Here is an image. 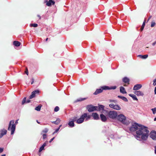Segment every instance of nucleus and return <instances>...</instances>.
<instances>
[{
  "label": "nucleus",
  "mask_w": 156,
  "mask_h": 156,
  "mask_svg": "<svg viewBox=\"0 0 156 156\" xmlns=\"http://www.w3.org/2000/svg\"><path fill=\"white\" fill-rule=\"evenodd\" d=\"M141 125L139 124L136 123H133L129 128L130 130L132 132H133L136 131L138 129V128L140 127Z\"/></svg>",
  "instance_id": "obj_6"
},
{
  "label": "nucleus",
  "mask_w": 156,
  "mask_h": 156,
  "mask_svg": "<svg viewBox=\"0 0 156 156\" xmlns=\"http://www.w3.org/2000/svg\"><path fill=\"white\" fill-rule=\"evenodd\" d=\"M30 26V27H37L38 25L36 23L31 24Z\"/></svg>",
  "instance_id": "obj_30"
},
{
  "label": "nucleus",
  "mask_w": 156,
  "mask_h": 156,
  "mask_svg": "<svg viewBox=\"0 0 156 156\" xmlns=\"http://www.w3.org/2000/svg\"><path fill=\"white\" fill-rule=\"evenodd\" d=\"M26 71H25V73H26L28 75V69H27V68L26 69Z\"/></svg>",
  "instance_id": "obj_43"
},
{
  "label": "nucleus",
  "mask_w": 156,
  "mask_h": 156,
  "mask_svg": "<svg viewBox=\"0 0 156 156\" xmlns=\"http://www.w3.org/2000/svg\"><path fill=\"white\" fill-rule=\"evenodd\" d=\"M90 118V115H88L86 113L83 114L80 117V118L76 120V122L78 124H80L82 123L85 119L86 120L89 119Z\"/></svg>",
  "instance_id": "obj_2"
},
{
  "label": "nucleus",
  "mask_w": 156,
  "mask_h": 156,
  "mask_svg": "<svg viewBox=\"0 0 156 156\" xmlns=\"http://www.w3.org/2000/svg\"><path fill=\"white\" fill-rule=\"evenodd\" d=\"M13 45L16 47H18L20 45V43L19 41H15L13 42Z\"/></svg>",
  "instance_id": "obj_19"
},
{
  "label": "nucleus",
  "mask_w": 156,
  "mask_h": 156,
  "mask_svg": "<svg viewBox=\"0 0 156 156\" xmlns=\"http://www.w3.org/2000/svg\"><path fill=\"white\" fill-rule=\"evenodd\" d=\"M7 130L5 129H3L2 130L1 133V136L0 138H1L4 135L6 134L7 133Z\"/></svg>",
  "instance_id": "obj_20"
},
{
  "label": "nucleus",
  "mask_w": 156,
  "mask_h": 156,
  "mask_svg": "<svg viewBox=\"0 0 156 156\" xmlns=\"http://www.w3.org/2000/svg\"><path fill=\"white\" fill-rule=\"evenodd\" d=\"M117 113L115 111H110L108 114V117L112 119H115L117 117Z\"/></svg>",
  "instance_id": "obj_5"
},
{
  "label": "nucleus",
  "mask_w": 156,
  "mask_h": 156,
  "mask_svg": "<svg viewBox=\"0 0 156 156\" xmlns=\"http://www.w3.org/2000/svg\"><path fill=\"white\" fill-rule=\"evenodd\" d=\"M60 121V120L59 119H57L55 121L52 122V123L55 124L56 125L58 124L59 123Z\"/></svg>",
  "instance_id": "obj_27"
},
{
  "label": "nucleus",
  "mask_w": 156,
  "mask_h": 156,
  "mask_svg": "<svg viewBox=\"0 0 156 156\" xmlns=\"http://www.w3.org/2000/svg\"><path fill=\"white\" fill-rule=\"evenodd\" d=\"M153 82H154V83H153V85L154 86H155L156 85V78L154 80Z\"/></svg>",
  "instance_id": "obj_39"
},
{
  "label": "nucleus",
  "mask_w": 156,
  "mask_h": 156,
  "mask_svg": "<svg viewBox=\"0 0 156 156\" xmlns=\"http://www.w3.org/2000/svg\"><path fill=\"white\" fill-rule=\"evenodd\" d=\"M77 118L76 117H75L73 118V121H75L76 120Z\"/></svg>",
  "instance_id": "obj_48"
},
{
  "label": "nucleus",
  "mask_w": 156,
  "mask_h": 156,
  "mask_svg": "<svg viewBox=\"0 0 156 156\" xmlns=\"http://www.w3.org/2000/svg\"><path fill=\"white\" fill-rule=\"evenodd\" d=\"M44 147L42 146L40 148V149L39 150V152H41L42 150L44 149Z\"/></svg>",
  "instance_id": "obj_37"
},
{
  "label": "nucleus",
  "mask_w": 156,
  "mask_h": 156,
  "mask_svg": "<svg viewBox=\"0 0 156 156\" xmlns=\"http://www.w3.org/2000/svg\"><path fill=\"white\" fill-rule=\"evenodd\" d=\"M18 119H17L16 120V121L15 122L16 124H17L18 123Z\"/></svg>",
  "instance_id": "obj_49"
},
{
  "label": "nucleus",
  "mask_w": 156,
  "mask_h": 156,
  "mask_svg": "<svg viewBox=\"0 0 156 156\" xmlns=\"http://www.w3.org/2000/svg\"><path fill=\"white\" fill-rule=\"evenodd\" d=\"M109 88H110V90L111 89H115L116 88V87L115 86L112 87H110Z\"/></svg>",
  "instance_id": "obj_42"
},
{
  "label": "nucleus",
  "mask_w": 156,
  "mask_h": 156,
  "mask_svg": "<svg viewBox=\"0 0 156 156\" xmlns=\"http://www.w3.org/2000/svg\"><path fill=\"white\" fill-rule=\"evenodd\" d=\"M102 88L103 89V90H110V88L108 86H104L102 87Z\"/></svg>",
  "instance_id": "obj_29"
},
{
  "label": "nucleus",
  "mask_w": 156,
  "mask_h": 156,
  "mask_svg": "<svg viewBox=\"0 0 156 156\" xmlns=\"http://www.w3.org/2000/svg\"><path fill=\"white\" fill-rule=\"evenodd\" d=\"M156 41L155 42L153 43V44H152L153 45V46L154 45H155V44H156Z\"/></svg>",
  "instance_id": "obj_52"
},
{
  "label": "nucleus",
  "mask_w": 156,
  "mask_h": 156,
  "mask_svg": "<svg viewBox=\"0 0 156 156\" xmlns=\"http://www.w3.org/2000/svg\"><path fill=\"white\" fill-rule=\"evenodd\" d=\"M151 110L152 111V112L153 114H155L156 113V107L151 109Z\"/></svg>",
  "instance_id": "obj_32"
},
{
  "label": "nucleus",
  "mask_w": 156,
  "mask_h": 156,
  "mask_svg": "<svg viewBox=\"0 0 156 156\" xmlns=\"http://www.w3.org/2000/svg\"><path fill=\"white\" fill-rule=\"evenodd\" d=\"M134 93L138 96H143L144 95L143 92L140 90L135 91Z\"/></svg>",
  "instance_id": "obj_9"
},
{
  "label": "nucleus",
  "mask_w": 156,
  "mask_h": 156,
  "mask_svg": "<svg viewBox=\"0 0 156 156\" xmlns=\"http://www.w3.org/2000/svg\"><path fill=\"white\" fill-rule=\"evenodd\" d=\"M48 38H47L46 39V41H47L48 40Z\"/></svg>",
  "instance_id": "obj_59"
},
{
  "label": "nucleus",
  "mask_w": 156,
  "mask_h": 156,
  "mask_svg": "<svg viewBox=\"0 0 156 156\" xmlns=\"http://www.w3.org/2000/svg\"><path fill=\"white\" fill-rule=\"evenodd\" d=\"M30 101L29 100H27V103H29V102H30Z\"/></svg>",
  "instance_id": "obj_56"
},
{
  "label": "nucleus",
  "mask_w": 156,
  "mask_h": 156,
  "mask_svg": "<svg viewBox=\"0 0 156 156\" xmlns=\"http://www.w3.org/2000/svg\"><path fill=\"white\" fill-rule=\"evenodd\" d=\"M44 2H46L47 3V2H48V0H45Z\"/></svg>",
  "instance_id": "obj_55"
},
{
  "label": "nucleus",
  "mask_w": 156,
  "mask_h": 156,
  "mask_svg": "<svg viewBox=\"0 0 156 156\" xmlns=\"http://www.w3.org/2000/svg\"><path fill=\"white\" fill-rule=\"evenodd\" d=\"M155 25V23L154 21H153L151 22V27H154Z\"/></svg>",
  "instance_id": "obj_34"
},
{
  "label": "nucleus",
  "mask_w": 156,
  "mask_h": 156,
  "mask_svg": "<svg viewBox=\"0 0 156 156\" xmlns=\"http://www.w3.org/2000/svg\"><path fill=\"white\" fill-rule=\"evenodd\" d=\"M151 17L152 16H150L147 20V21H148L151 18Z\"/></svg>",
  "instance_id": "obj_50"
},
{
  "label": "nucleus",
  "mask_w": 156,
  "mask_h": 156,
  "mask_svg": "<svg viewBox=\"0 0 156 156\" xmlns=\"http://www.w3.org/2000/svg\"><path fill=\"white\" fill-rule=\"evenodd\" d=\"M62 126V125H60L59 126V129L60 128V127Z\"/></svg>",
  "instance_id": "obj_60"
},
{
  "label": "nucleus",
  "mask_w": 156,
  "mask_h": 156,
  "mask_svg": "<svg viewBox=\"0 0 156 156\" xmlns=\"http://www.w3.org/2000/svg\"><path fill=\"white\" fill-rule=\"evenodd\" d=\"M2 156H5V154H3L2 155Z\"/></svg>",
  "instance_id": "obj_58"
},
{
  "label": "nucleus",
  "mask_w": 156,
  "mask_h": 156,
  "mask_svg": "<svg viewBox=\"0 0 156 156\" xmlns=\"http://www.w3.org/2000/svg\"><path fill=\"white\" fill-rule=\"evenodd\" d=\"M1 136V134H0V136Z\"/></svg>",
  "instance_id": "obj_62"
},
{
  "label": "nucleus",
  "mask_w": 156,
  "mask_h": 156,
  "mask_svg": "<svg viewBox=\"0 0 156 156\" xmlns=\"http://www.w3.org/2000/svg\"><path fill=\"white\" fill-rule=\"evenodd\" d=\"M92 115L94 119L98 120L99 119V115L96 113H92Z\"/></svg>",
  "instance_id": "obj_13"
},
{
  "label": "nucleus",
  "mask_w": 156,
  "mask_h": 156,
  "mask_svg": "<svg viewBox=\"0 0 156 156\" xmlns=\"http://www.w3.org/2000/svg\"><path fill=\"white\" fill-rule=\"evenodd\" d=\"M129 95L130 97H131L134 100H136L137 101L138 100L137 97L135 95L130 94H129Z\"/></svg>",
  "instance_id": "obj_22"
},
{
  "label": "nucleus",
  "mask_w": 156,
  "mask_h": 156,
  "mask_svg": "<svg viewBox=\"0 0 156 156\" xmlns=\"http://www.w3.org/2000/svg\"><path fill=\"white\" fill-rule=\"evenodd\" d=\"M97 106H94L92 105H89L87 106V109L89 112H91L98 109Z\"/></svg>",
  "instance_id": "obj_7"
},
{
  "label": "nucleus",
  "mask_w": 156,
  "mask_h": 156,
  "mask_svg": "<svg viewBox=\"0 0 156 156\" xmlns=\"http://www.w3.org/2000/svg\"><path fill=\"white\" fill-rule=\"evenodd\" d=\"M3 149L2 148H0V153H2L3 151Z\"/></svg>",
  "instance_id": "obj_44"
},
{
  "label": "nucleus",
  "mask_w": 156,
  "mask_h": 156,
  "mask_svg": "<svg viewBox=\"0 0 156 156\" xmlns=\"http://www.w3.org/2000/svg\"><path fill=\"white\" fill-rule=\"evenodd\" d=\"M41 105H39V106L35 108V110H36L38 111H40L41 110Z\"/></svg>",
  "instance_id": "obj_28"
},
{
  "label": "nucleus",
  "mask_w": 156,
  "mask_h": 156,
  "mask_svg": "<svg viewBox=\"0 0 156 156\" xmlns=\"http://www.w3.org/2000/svg\"><path fill=\"white\" fill-rule=\"evenodd\" d=\"M32 82L31 83V84H32L34 83V78H32Z\"/></svg>",
  "instance_id": "obj_47"
},
{
  "label": "nucleus",
  "mask_w": 156,
  "mask_h": 156,
  "mask_svg": "<svg viewBox=\"0 0 156 156\" xmlns=\"http://www.w3.org/2000/svg\"><path fill=\"white\" fill-rule=\"evenodd\" d=\"M59 110V108L58 106H56L54 109V111L57 112Z\"/></svg>",
  "instance_id": "obj_35"
},
{
  "label": "nucleus",
  "mask_w": 156,
  "mask_h": 156,
  "mask_svg": "<svg viewBox=\"0 0 156 156\" xmlns=\"http://www.w3.org/2000/svg\"><path fill=\"white\" fill-rule=\"evenodd\" d=\"M86 99V98H79L78 99H77L76 101H75V102H76L79 101H83L84 100Z\"/></svg>",
  "instance_id": "obj_26"
},
{
  "label": "nucleus",
  "mask_w": 156,
  "mask_h": 156,
  "mask_svg": "<svg viewBox=\"0 0 156 156\" xmlns=\"http://www.w3.org/2000/svg\"><path fill=\"white\" fill-rule=\"evenodd\" d=\"M120 91L121 93L123 94H126V92L125 88L122 87H120Z\"/></svg>",
  "instance_id": "obj_16"
},
{
  "label": "nucleus",
  "mask_w": 156,
  "mask_h": 156,
  "mask_svg": "<svg viewBox=\"0 0 156 156\" xmlns=\"http://www.w3.org/2000/svg\"><path fill=\"white\" fill-rule=\"evenodd\" d=\"M123 81L125 83H128L129 82V79L127 77H125L123 79Z\"/></svg>",
  "instance_id": "obj_23"
},
{
  "label": "nucleus",
  "mask_w": 156,
  "mask_h": 156,
  "mask_svg": "<svg viewBox=\"0 0 156 156\" xmlns=\"http://www.w3.org/2000/svg\"><path fill=\"white\" fill-rule=\"evenodd\" d=\"M154 121H156V117L154 118Z\"/></svg>",
  "instance_id": "obj_57"
},
{
  "label": "nucleus",
  "mask_w": 156,
  "mask_h": 156,
  "mask_svg": "<svg viewBox=\"0 0 156 156\" xmlns=\"http://www.w3.org/2000/svg\"><path fill=\"white\" fill-rule=\"evenodd\" d=\"M37 123H38L39 124L40 123V122H38L37 120Z\"/></svg>",
  "instance_id": "obj_61"
},
{
  "label": "nucleus",
  "mask_w": 156,
  "mask_h": 156,
  "mask_svg": "<svg viewBox=\"0 0 156 156\" xmlns=\"http://www.w3.org/2000/svg\"><path fill=\"white\" fill-rule=\"evenodd\" d=\"M138 56L142 59H144L148 57V55H139Z\"/></svg>",
  "instance_id": "obj_21"
},
{
  "label": "nucleus",
  "mask_w": 156,
  "mask_h": 156,
  "mask_svg": "<svg viewBox=\"0 0 156 156\" xmlns=\"http://www.w3.org/2000/svg\"><path fill=\"white\" fill-rule=\"evenodd\" d=\"M109 101L110 102H113L115 103H116L117 102V101L115 100L110 99Z\"/></svg>",
  "instance_id": "obj_33"
},
{
  "label": "nucleus",
  "mask_w": 156,
  "mask_h": 156,
  "mask_svg": "<svg viewBox=\"0 0 156 156\" xmlns=\"http://www.w3.org/2000/svg\"><path fill=\"white\" fill-rule=\"evenodd\" d=\"M51 3H52L53 5H54L55 3V2L52 0H49V1L47 2V3H46V5L48 6H51Z\"/></svg>",
  "instance_id": "obj_18"
},
{
  "label": "nucleus",
  "mask_w": 156,
  "mask_h": 156,
  "mask_svg": "<svg viewBox=\"0 0 156 156\" xmlns=\"http://www.w3.org/2000/svg\"><path fill=\"white\" fill-rule=\"evenodd\" d=\"M100 117L101 120L103 122H105L107 120V118L103 114L100 115Z\"/></svg>",
  "instance_id": "obj_15"
},
{
  "label": "nucleus",
  "mask_w": 156,
  "mask_h": 156,
  "mask_svg": "<svg viewBox=\"0 0 156 156\" xmlns=\"http://www.w3.org/2000/svg\"><path fill=\"white\" fill-rule=\"evenodd\" d=\"M59 129V127H58V128L56 129L55 131L53 133V134H54V133L57 132Z\"/></svg>",
  "instance_id": "obj_40"
},
{
  "label": "nucleus",
  "mask_w": 156,
  "mask_h": 156,
  "mask_svg": "<svg viewBox=\"0 0 156 156\" xmlns=\"http://www.w3.org/2000/svg\"><path fill=\"white\" fill-rule=\"evenodd\" d=\"M68 125H69V126H70L71 127H73L74 126V121H70L68 123Z\"/></svg>",
  "instance_id": "obj_25"
},
{
  "label": "nucleus",
  "mask_w": 156,
  "mask_h": 156,
  "mask_svg": "<svg viewBox=\"0 0 156 156\" xmlns=\"http://www.w3.org/2000/svg\"><path fill=\"white\" fill-rule=\"evenodd\" d=\"M149 133V131L147 127L141 125L136 131V135L135 136V137L138 140H140L141 139L146 140L148 138Z\"/></svg>",
  "instance_id": "obj_1"
},
{
  "label": "nucleus",
  "mask_w": 156,
  "mask_h": 156,
  "mask_svg": "<svg viewBox=\"0 0 156 156\" xmlns=\"http://www.w3.org/2000/svg\"><path fill=\"white\" fill-rule=\"evenodd\" d=\"M39 91L38 90H36L34 91L30 95L29 97L30 99H32L35 96V94H38Z\"/></svg>",
  "instance_id": "obj_10"
},
{
  "label": "nucleus",
  "mask_w": 156,
  "mask_h": 156,
  "mask_svg": "<svg viewBox=\"0 0 156 156\" xmlns=\"http://www.w3.org/2000/svg\"><path fill=\"white\" fill-rule=\"evenodd\" d=\"M54 138L55 137H54L52 138L51 139V140H50L49 142L51 143L52 142V140L54 139Z\"/></svg>",
  "instance_id": "obj_45"
},
{
  "label": "nucleus",
  "mask_w": 156,
  "mask_h": 156,
  "mask_svg": "<svg viewBox=\"0 0 156 156\" xmlns=\"http://www.w3.org/2000/svg\"><path fill=\"white\" fill-rule=\"evenodd\" d=\"M103 91V89L101 87V88L97 89L96 91L94 92V94L95 95L99 93H100L102 92Z\"/></svg>",
  "instance_id": "obj_14"
},
{
  "label": "nucleus",
  "mask_w": 156,
  "mask_h": 156,
  "mask_svg": "<svg viewBox=\"0 0 156 156\" xmlns=\"http://www.w3.org/2000/svg\"><path fill=\"white\" fill-rule=\"evenodd\" d=\"M145 21H144L143 24H142V27H141V31H142L143 30V29L144 27V26H145Z\"/></svg>",
  "instance_id": "obj_31"
},
{
  "label": "nucleus",
  "mask_w": 156,
  "mask_h": 156,
  "mask_svg": "<svg viewBox=\"0 0 156 156\" xmlns=\"http://www.w3.org/2000/svg\"><path fill=\"white\" fill-rule=\"evenodd\" d=\"M109 106L110 108L116 110H119L121 109L120 107L118 105L111 104L109 105Z\"/></svg>",
  "instance_id": "obj_8"
},
{
  "label": "nucleus",
  "mask_w": 156,
  "mask_h": 156,
  "mask_svg": "<svg viewBox=\"0 0 156 156\" xmlns=\"http://www.w3.org/2000/svg\"><path fill=\"white\" fill-rule=\"evenodd\" d=\"M47 135L45 134H43V139H45L46 138Z\"/></svg>",
  "instance_id": "obj_41"
},
{
  "label": "nucleus",
  "mask_w": 156,
  "mask_h": 156,
  "mask_svg": "<svg viewBox=\"0 0 156 156\" xmlns=\"http://www.w3.org/2000/svg\"><path fill=\"white\" fill-rule=\"evenodd\" d=\"M150 137L153 140H155L156 139V132L152 131L150 134Z\"/></svg>",
  "instance_id": "obj_11"
},
{
  "label": "nucleus",
  "mask_w": 156,
  "mask_h": 156,
  "mask_svg": "<svg viewBox=\"0 0 156 156\" xmlns=\"http://www.w3.org/2000/svg\"><path fill=\"white\" fill-rule=\"evenodd\" d=\"M46 142H45L42 145V146H43V147H44L46 145Z\"/></svg>",
  "instance_id": "obj_46"
},
{
  "label": "nucleus",
  "mask_w": 156,
  "mask_h": 156,
  "mask_svg": "<svg viewBox=\"0 0 156 156\" xmlns=\"http://www.w3.org/2000/svg\"><path fill=\"white\" fill-rule=\"evenodd\" d=\"M142 87V85L140 84H137L134 86L133 90H137L140 89Z\"/></svg>",
  "instance_id": "obj_12"
},
{
  "label": "nucleus",
  "mask_w": 156,
  "mask_h": 156,
  "mask_svg": "<svg viewBox=\"0 0 156 156\" xmlns=\"http://www.w3.org/2000/svg\"><path fill=\"white\" fill-rule=\"evenodd\" d=\"M14 121L13 120H11L9 123L8 130H11V134H13L16 128V125L14 123Z\"/></svg>",
  "instance_id": "obj_3"
},
{
  "label": "nucleus",
  "mask_w": 156,
  "mask_h": 156,
  "mask_svg": "<svg viewBox=\"0 0 156 156\" xmlns=\"http://www.w3.org/2000/svg\"><path fill=\"white\" fill-rule=\"evenodd\" d=\"M37 16L39 18V20L41 19V16L40 15H38Z\"/></svg>",
  "instance_id": "obj_54"
},
{
  "label": "nucleus",
  "mask_w": 156,
  "mask_h": 156,
  "mask_svg": "<svg viewBox=\"0 0 156 156\" xmlns=\"http://www.w3.org/2000/svg\"><path fill=\"white\" fill-rule=\"evenodd\" d=\"M48 131V129L46 128L44 130L42 131V132L44 133H47Z\"/></svg>",
  "instance_id": "obj_36"
},
{
  "label": "nucleus",
  "mask_w": 156,
  "mask_h": 156,
  "mask_svg": "<svg viewBox=\"0 0 156 156\" xmlns=\"http://www.w3.org/2000/svg\"><path fill=\"white\" fill-rule=\"evenodd\" d=\"M117 119L119 121L122 123L127 125L129 122L127 121L126 117L122 114H120L117 116Z\"/></svg>",
  "instance_id": "obj_4"
},
{
  "label": "nucleus",
  "mask_w": 156,
  "mask_h": 156,
  "mask_svg": "<svg viewBox=\"0 0 156 156\" xmlns=\"http://www.w3.org/2000/svg\"><path fill=\"white\" fill-rule=\"evenodd\" d=\"M26 98H24L22 102V104H24L26 102Z\"/></svg>",
  "instance_id": "obj_38"
},
{
  "label": "nucleus",
  "mask_w": 156,
  "mask_h": 156,
  "mask_svg": "<svg viewBox=\"0 0 156 156\" xmlns=\"http://www.w3.org/2000/svg\"><path fill=\"white\" fill-rule=\"evenodd\" d=\"M154 94H156V87H155L154 89Z\"/></svg>",
  "instance_id": "obj_51"
},
{
  "label": "nucleus",
  "mask_w": 156,
  "mask_h": 156,
  "mask_svg": "<svg viewBox=\"0 0 156 156\" xmlns=\"http://www.w3.org/2000/svg\"><path fill=\"white\" fill-rule=\"evenodd\" d=\"M154 151L155 154H156V146L155 147Z\"/></svg>",
  "instance_id": "obj_53"
},
{
  "label": "nucleus",
  "mask_w": 156,
  "mask_h": 156,
  "mask_svg": "<svg viewBox=\"0 0 156 156\" xmlns=\"http://www.w3.org/2000/svg\"><path fill=\"white\" fill-rule=\"evenodd\" d=\"M98 109L97 111H100L101 110H104L105 106L102 105H98Z\"/></svg>",
  "instance_id": "obj_17"
},
{
  "label": "nucleus",
  "mask_w": 156,
  "mask_h": 156,
  "mask_svg": "<svg viewBox=\"0 0 156 156\" xmlns=\"http://www.w3.org/2000/svg\"><path fill=\"white\" fill-rule=\"evenodd\" d=\"M118 97L119 98H121L124 101H128L126 97H124L122 96H118Z\"/></svg>",
  "instance_id": "obj_24"
}]
</instances>
